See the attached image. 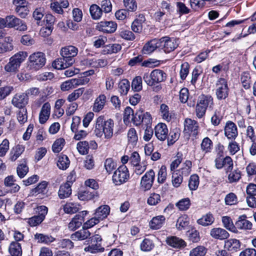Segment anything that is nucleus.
Returning a JSON list of instances; mask_svg holds the SVG:
<instances>
[{"label": "nucleus", "instance_id": "1", "mask_svg": "<svg viewBox=\"0 0 256 256\" xmlns=\"http://www.w3.org/2000/svg\"><path fill=\"white\" fill-rule=\"evenodd\" d=\"M78 48L72 46H69L61 49L62 58L56 59L52 64L53 68L62 70L67 68L74 62V58L77 55Z\"/></svg>", "mask_w": 256, "mask_h": 256}, {"label": "nucleus", "instance_id": "2", "mask_svg": "<svg viewBox=\"0 0 256 256\" xmlns=\"http://www.w3.org/2000/svg\"><path fill=\"white\" fill-rule=\"evenodd\" d=\"M114 127V122L112 119L106 120L104 116H101L96 119L94 134L98 138L104 134L106 138L110 139L113 136Z\"/></svg>", "mask_w": 256, "mask_h": 256}, {"label": "nucleus", "instance_id": "3", "mask_svg": "<svg viewBox=\"0 0 256 256\" xmlns=\"http://www.w3.org/2000/svg\"><path fill=\"white\" fill-rule=\"evenodd\" d=\"M28 66L30 69L37 70L42 68L46 64L45 54L42 52H34L28 58Z\"/></svg>", "mask_w": 256, "mask_h": 256}, {"label": "nucleus", "instance_id": "4", "mask_svg": "<svg viewBox=\"0 0 256 256\" xmlns=\"http://www.w3.org/2000/svg\"><path fill=\"white\" fill-rule=\"evenodd\" d=\"M26 56V53L23 52L15 54L10 58L9 62L4 66V70L8 72L16 71Z\"/></svg>", "mask_w": 256, "mask_h": 256}, {"label": "nucleus", "instance_id": "5", "mask_svg": "<svg viewBox=\"0 0 256 256\" xmlns=\"http://www.w3.org/2000/svg\"><path fill=\"white\" fill-rule=\"evenodd\" d=\"M178 40L168 36H164L160 38V50L166 53L174 51L178 46Z\"/></svg>", "mask_w": 256, "mask_h": 256}, {"label": "nucleus", "instance_id": "6", "mask_svg": "<svg viewBox=\"0 0 256 256\" xmlns=\"http://www.w3.org/2000/svg\"><path fill=\"white\" fill-rule=\"evenodd\" d=\"M128 178V168L126 166L122 165L114 172L112 176V180L116 185H120L126 182Z\"/></svg>", "mask_w": 256, "mask_h": 256}, {"label": "nucleus", "instance_id": "7", "mask_svg": "<svg viewBox=\"0 0 256 256\" xmlns=\"http://www.w3.org/2000/svg\"><path fill=\"white\" fill-rule=\"evenodd\" d=\"M210 103H212V98L211 97H200L198 100L196 114L198 118H200L205 115L206 108Z\"/></svg>", "mask_w": 256, "mask_h": 256}, {"label": "nucleus", "instance_id": "8", "mask_svg": "<svg viewBox=\"0 0 256 256\" xmlns=\"http://www.w3.org/2000/svg\"><path fill=\"white\" fill-rule=\"evenodd\" d=\"M5 22L6 27L16 28V29L20 31H24L27 29L26 24L14 15L6 16L5 18Z\"/></svg>", "mask_w": 256, "mask_h": 256}, {"label": "nucleus", "instance_id": "9", "mask_svg": "<svg viewBox=\"0 0 256 256\" xmlns=\"http://www.w3.org/2000/svg\"><path fill=\"white\" fill-rule=\"evenodd\" d=\"M198 122L190 118H186L184 122V132L189 136H196L198 134Z\"/></svg>", "mask_w": 256, "mask_h": 256}, {"label": "nucleus", "instance_id": "10", "mask_svg": "<svg viewBox=\"0 0 256 256\" xmlns=\"http://www.w3.org/2000/svg\"><path fill=\"white\" fill-rule=\"evenodd\" d=\"M214 163L217 169H221L224 166L226 172H231L233 168V161L229 156H226L224 158H216Z\"/></svg>", "mask_w": 256, "mask_h": 256}, {"label": "nucleus", "instance_id": "11", "mask_svg": "<svg viewBox=\"0 0 256 256\" xmlns=\"http://www.w3.org/2000/svg\"><path fill=\"white\" fill-rule=\"evenodd\" d=\"M116 28V24L112 21H102L98 22L96 26V30L106 33L114 32Z\"/></svg>", "mask_w": 256, "mask_h": 256}, {"label": "nucleus", "instance_id": "12", "mask_svg": "<svg viewBox=\"0 0 256 256\" xmlns=\"http://www.w3.org/2000/svg\"><path fill=\"white\" fill-rule=\"evenodd\" d=\"M168 130L167 126L164 123H158L154 128V134L157 138L160 141H164L167 138Z\"/></svg>", "mask_w": 256, "mask_h": 256}, {"label": "nucleus", "instance_id": "13", "mask_svg": "<svg viewBox=\"0 0 256 256\" xmlns=\"http://www.w3.org/2000/svg\"><path fill=\"white\" fill-rule=\"evenodd\" d=\"M224 131L225 136L228 140H234L238 135L237 126L231 121L226 123Z\"/></svg>", "mask_w": 256, "mask_h": 256}, {"label": "nucleus", "instance_id": "14", "mask_svg": "<svg viewBox=\"0 0 256 256\" xmlns=\"http://www.w3.org/2000/svg\"><path fill=\"white\" fill-rule=\"evenodd\" d=\"M155 174L152 170L147 172L142 177L140 184L144 187V190H148L151 188L154 180Z\"/></svg>", "mask_w": 256, "mask_h": 256}, {"label": "nucleus", "instance_id": "15", "mask_svg": "<svg viewBox=\"0 0 256 256\" xmlns=\"http://www.w3.org/2000/svg\"><path fill=\"white\" fill-rule=\"evenodd\" d=\"M160 39H153L146 43L143 47L142 52L144 54H150L156 48L160 49Z\"/></svg>", "mask_w": 256, "mask_h": 256}, {"label": "nucleus", "instance_id": "16", "mask_svg": "<svg viewBox=\"0 0 256 256\" xmlns=\"http://www.w3.org/2000/svg\"><path fill=\"white\" fill-rule=\"evenodd\" d=\"M240 247V242L236 238H230L224 242V248L231 252L238 251Z\"/></svg>", "mask_w": 256, "mask_h": 256}, {"label": "nucleus", "instance_id": "17", "mask_svg": "<svg viewBox=\"0 0 256 256\" xmlns=\"http://www.w3.org/2000/svg\"><path fill=\"white\" fill-rule=\"evenodd\" d=\"M210 235L212 238L220 240H226L230 236L229 233L226 230L220 228L212 229Z\"/></svg>", "mask_w": 256, "mask_h": 256}, {"label": "nucleus", "instance_id": "18", "mask_svg": "<svg viewBox=\"0 0 256 256\" xmlns=\"http://www.w3.org/2000/svg\"><path fill=\"white\" fill-rule=\"evenodd\" d=\"M217 96H226L228 95V88L224 78L219 79L216 84Z\"/></svg>", "mask_w": 256, "mask_h": 256}, {"label": "nucleus", "instance_id": "19", "mask_svg": "<svg viewBox=\"0 0 256 256\" xmlns=\"http://www.w3.org/2000/svg\"><path fill=\"white\" fill-rule=\"evenodd\" d=\"M252 227V224L246 220V215H242L239 216L238 220L236 222L235 228L240 230H250Z\"/></svg>", "mask_w": 256, "mask_h": 256}, {"label": "nucleus", "instance_id": "20", "mask_svg": "<svg viewBox=\"0 0 256 256\" xmlns=\"http://www.w3.org/2000/svg\"><path fill=\"white\" fill-rule=\"evenodd\" d=\"M90 232L83 226L82 229L72 234L70 238L74 240H82L90 238Z\"/></svg>", "mask_w": 256, "mask_h": 256}, {"label": "nucleus", "instance_id": "21", "mask_svg": "<svg viewBox=\"0 0 256 256\" xmlns=\"http://www.w3.org/2000/svg\"><path fill=\"white\" fill-rule=\"evenodd\" d=\"M50 104L46 102L42 106L39 114V122L41 124H44L46 122L50 117Z\"/></svg>", "mask_w": 256, "mask_h": 256}, {"label": "nucleus", "instance_id": "22", "mask_svg": "<svg viewBox=\"0 0 256 256\" xmlns=\"http://www.w3.org/2000/svg\"><path fill=\"white\" fill-rule=\"evenodd\" d=\"M110 212V206L108 205H103L96 210L94 214L100 221L106 218L109 214Z\"/></svg>", "mask_w": 256, "mask_h": 256}, {"label": "nucleus", "instance_id": "23", "mask_svg": "<svg viewBox=\"0 0 256 256\" xmlns=\"http://www.w3.org/2000/svg\"><path fill=\"white\" fill-rule=\"evenodd\" d=\"M145 20L144 16L142 14H140L132 24L131 27L133 32L137 33L140 32L142 30V24Z\"/></svg>", "mask_w": 256, "mask_h": 256}, {"label": "nucleus", "instance_id": "24", "mask_svg": "<svg viewBox=\"0 0 256 256\" xmlns=\"http://www.w3.org/2000/svg\"><path fill=\"white\" fill-rule=\"evenodd\" d=\"M84 222L83 216L78 214L72 219L68 225V228L71 230H74L80 228Z\"/></svg>", "mask_w": 256, "mask_h": 256}, {"label": "nucleus", "instance_id": "25", "mask_svg": "<svg viewBox=\"0 0 256 256\" xmlns=\"http://www.w3.org/2000/svg\"><path fill=\"white\" fill-rule=\"evenodd\" d=\"M166 242L168 245L174 248H180L186 246V243L184 240L174 236L167 238Z\"/></svg>", "mask_w": 256, "mask_h": 256}, {"label": "nucleus", "instance_id": "26", "mask_svg": "<svg viewBox=\"0 0 256 256\" xmlns=\"http://www.w3.org/2000/svg\"><path fill=\"white\" fill-rule=\"evenodd\" d=\"M8 252L11 256H22V252L21 244L18 242H12L9 246Z\"/></svg>", "mask_w": 256, "mask_h": 256}, {"label": "nucleus", "instance_id": "27", "mask_svg": "<svg viewBox=\"0 0 256 256\" xmlns=\"http://www.w3.org/2000/svg\"><path fill=\"white\" fill-rule=\"evenodd\" d=\"M166 74L160 70L156 69L151 72V78L154 83H159L164 81L166 78Z\"/></svg>", "mask_w": 256, "mask_h": 256}, {"label": "nucleus", "instance_id": "28", "mask_svg": "<svg viewBox=\"0 0 256 256\" xmlns=\"http://www.w3.org/2000/svg\"><path fill=\"white\" fill-rule=\"evenodd\" d=\"M34 238L37 240L38 243H42L46 244H49L55 240V238L51 236L39 233L34 234Z\"/></svg>", "mask_w": 256, "mask_h": 256}, {"label": "nucleus", "instance_id": "29", "mask_svg": "<svg viewBox=\"0 0 256 256\" xmlns=\"http://www.w3.org/2000/svg\"><path fill=\"white\" fill-rule=\"evenodd\" d=\"M165 218L163 216H158L152 218L150 222V226L154 230L160 228L165 222Z\"/></svg>", "mask_w": 256, "mask_h": 256}, {"label": "nucleus", "instance_id": "30", "mask_svg": "<svg viewBox=\"0 0 256 256\" xmlns=\"http://www.w3.org/2000/svg\"><path fill=\"white\" fill-rule=\"evenodd\" d=\"M72 194L71 186L69 184H64L60 186L58 192V196L60 198L63 199L70 196Z\"/></svg>", "mask_w": 256, "mask_h": 256}, {"label": "nucleus", "instance_id": "31", "mask_svg": "<svg viewBox=\"0 0 256 256\" xmlns=\"http://www.w3.org/2000/svg\"><path fill=\"white\" fill-rule=\"evenodd\" d=\"M24 147L22 145H17L13 148L10 152V159L12 161H15L24 152Z\"/></svg>", "mask_w": 256, "mask_h": 256}, {"label": "nucleus", "instance_id": "32", "mask_svg": "<svg viewBox=\"0 0 256 256\" xmlns=\"http://www.w3.org/2000/svg\"><path fill=\"white\" fill-rule=\"evenodd\" d=\"M90 12L94 20H98L102 16V10L97 4H93L90 8Z\"/></svg>", "mask_w": 256, "mask_h": 256}, {"label": "nucleus", "instance_id": "33", "mask_svg": "<svg viewBox=\"0 0 256 256\" xmlns=\"http://www.w3.org/2000/svg\"><path fill=\"white\" fill-rule=\"evenodd\" d=\"M12 40L10 37L5 38L4 40L0 42V54L7 51H10L13 49V46L10 42Z\"/></svg>", "mask_w": 256, "mask_h": 256}, {"label": "nucleus", "instance_id": "34", "mask_svg": "<svg viewBox=\"0 0 256 256\" xmlns=\"http://www.w3.org/2000/svg\"><path fill=\"white\" fill-rule=\"evenodd\" d=\"M28 100V97H13L12 102L14 106L22 110L27 104Z\"/></svg>", "mask_w": 256, "mask_h": 256}, {"label": "nucleus", "instance_id": "35", "mask_svg": "<svg viewBox=\"0 0 256 256\" xmlns=\"http://www.w3.org/2000/svg\"><path fill=\"white\" fill-rule=\"evenodd\" d=\"M106 102V97H97L94 104L93 111L99 112L101 110L104 108Z\"/></svg>", "mask_w": 256, "mask_h": 256}, {"label": "nucleus", "instance_id": "36", "mask_svg": "<svg viewBox=\"0 0 256 256\" xmlns=\"http://www.w3.org/2000/svg\"><path fill=\"white\" fill-rule=\"evenodd\" d=\"M80 204L77 203L67 202L64 207V210L67 214H74L80 210Z\"/></svg>", "mask_w": 256, "mask_h": 256}, {"label": "nucleus", "instance_id": "37", "mask_svg": "<svg viewBox=\"0 0 256 256\" xmlns=\"http://www.w3.org/2000/svg\"><path fill=\"white\" fill-rule=\"evenodd\" d=\"M222 222L225 228L229 230L234 232H237L238 231L236 230L235 225H234L233 222L231 218L228 216L222 217Z\"/></svg>", "mask_w": 256, "mask_h": 256}, {"label": "nucleus", "instance_id": "38", "mask_svg": "<svg viewBox=\"0 0 256 256\" xmlns=\"http://www.w3.org/2000/svg\"><path fill=\"white\" fill-rule=\"evenodd\" d=\"M70 161L66 155L60 156L57 162V166L60 169L66 170L70 165Z\"/></svg>", "mask_w": 256, "mask_h": 256}, {"label": "nucleus", "instance_id": "39", "mask_svg": "<svg viewBox=\"0 0 256 256\" xmlns=\"http://www.w3.org/2000/svg\"><path fill=\"white\" fill-rule=\"evenodd\" d=\"M240 82L245 89H248L250 87L251 78L248 72H243L241 74Z\"/></svg>", "mask_w": 256, "mask_h": 256}, {"label": "nucleus", "instance_id": "40", "mask_svg": "<svg viewBox=\"0 0 256 256\" xmlns=\"http://www.w3.org/2000/svg\"><path fill=\"white\" fill-rule=\"evenodd\" d=\"M130 88V83L126 79L122 80L118 84V90L121 94L126 95Z\"/></svg>", "mask_w": 256, "mask_h": 256}, {"label": "nucleus", "instance_id": "41", "mask_svg": "<svg viewBox=\"0 0 256 256\" xmlns=\"http://www.w3.org/2000/svg\"><path fill=\"white\" fill-rule=\"evenodd\" d=\"M127 136L128 142L132 146H136L138 140L136 130L134 128H130L128 132Z\"/></svg>", "mask_w": 256, "mask_h": 256}, {"label": "nucleus", "instance_id": "42", "mask_svg": "<svg viewBox=\"0 0 256 256\" xmlns=\"http://www.w3.org/2000/svg\"><path fill=\"white\" fill-rule=\"evenodd\" d=\"M207 252L206 248L202 246H198L190 252V256H204Z\"/></svg>", "mask_w": 256, "mask_h": 256}, {"label": "nucleus", "instance_id": "43", "mask_svg": "<svg viewBox=\"0 0 256 256\" xmlns=\"http://www.w3.org/2000/svg\"><path fill=\"white\" fill-rule=\"evenodd\" d=\"M200 147L202 152H209L212 149V142L208 137H206L202 140Z\"/></svg>", "mask_w": 256, "mask_h": 256}, {"label": "nucleus", "instance_id": "44", "mask_svg": "<svg viewBox=\"0 0 256 256\" xmlns=\"http://www.w3.org/2000/svg\"><path fill=\"white\" fill-rule=\"evenodd\" d=\"M170 137H168V146L173 144L180 136V130L178 128H175L170 133Z\"/></svg>", "mask_w": 256, "mask_h": 256}, {"label": "nucleus", "instance_id": "45", "mask_svg": "<svg viewBox=\"0 0 256 256\" xmlns=\"http://www.w3.org/2000/svg\"><path fill=\"white\" fill-rule=\"evenodd\" d=\"M214 218L211 214H207L198 220V223L203 226L210 225L213 223Z\"/></svg>", "mask_w": 256, "mask_h": 256}, {"label": "nucleus", "instance_id": "46", "mask_svg": "<svg viewBox=\"0 0 256 256\" xmlns=\"http://www.w3.org/2000/svg\"><path fill=\"white\" fill-rule=\"evenodd\" d=\"M142 78L140 76H136L132 83V89L134 92H140L142 90Z\"/></svg>", "mask_w": 256, "mask_h": 256}, {"label": "nucleus", "instance_id": "47", "mask_svg": "<svg viewBox=\"0 0 256 256\" xmlns=\"http://www.w3.org/2000/svg\"><path fill=\"white\" fill-rule=\"evenodd\" d=\"M90 148V145L86 141H81L77 144V149L81 154H86Z\"/></svg>", "mask_w": 256, "mask_h": 256}, {"label": "nucleus", "instance_id": "48", "mask_svg": "<svg viewBox=\"0 0 256 256\" xmlns=\"http://www.w3.org/2000/svg\"><path fill=\"white\" fill-rule=\"evenodd\" d=\"M65 143V140L63 138L57 139L52 146V151L54 153H58L62 149Z\"/></svg>", "mask_w": 256, "mask_h": 256}, {"label": "nucleus", "instance_id": "49", "mask_svg": "<svg viewBox=\"0 0 256 256\" xmlns=\"http://www.w3.org/2000/svg\"><path fill=\"white\" fill-rule=\"evenodd\" d=\"M85 252H88L92 254H96L99 252H102L104 250V248L100 244L96 243L94 244H92L84 249Z\"/></svg>", "mask_w": 256, "mask_h": 256}, {"label": "nucleus", "instance_id": "50", "mask_svg": "<svg viewBox=\"0 0 256 256\" xmlns=\"http://www.w3.org/2000/svg\"><path fill=\"white\" fill-rule=\"evenodd\" d=\"M47 186V182L45 181L42 182L34 188L32 189L31 193L32 195L40 194H44Z\"/></svg>", "mask_w": 256, "mask_h": 256}, {"label": "nucleus", "instance_id": "51", "mask_svg": "<svg viewBox=\"0 0 256 256\" xmlns=\"http://www.w3.org/2000/svg\"><path fill=\"white\" fill-rule=\"evenodd\" d=\"M190 205V202L188 198H183L176 204V206L180 210H187Z\"/></svg>", "mask_w": 256, "mask_h": 256}, {"label": "nucleus", "instance_id": "52", "mask_svg": "<svg viewBox=\"0 0 256 256\" xmlns=\"http://www.w3.org/2000/svg\"><path fill=\"white\" fill-rule=\"evenodd\" d=\"M160 111L164 120L167 122H170L171 120V116L170 114L169 108L168 106L165 104H161Z\"/></svg>", "mask_w": 256, "mask_h": 256}, {"label": "nucleus", "instance_id": "53", "mask_svg": "<svg viewBox=\"0 0 256 256\" xmlns=\"http://www.w3.org/2000/svg\"><path fill=\"white\" fill-rule=\"evenodd\" d=\"M199 184V178L197 175L191 176L189 180L188 186L190 190H196Z\"/></svg>", "mask_w": 256, "mask_h": 256}, {"label": "nucleus", "instance_id": "54", "mask_svg": "<svg viewBox=\"0 0 256 256\" xmlns=\"http://www.w3.org/2000/svg\"><path fill=\"white\" fill-rule=\"evenodd\" d=\"M228 150L231 155H234L240 150V146L234 140H232L229 142L228 146Z\"/></svg>", "mask_w": 256, "mask_h": 256}, {"label": "nucleus", "instance_id": "55", "mask_svg": "<svg viewBox=\"0 0 256 256\" xmlns=\"http://www.w3.org/2000/svg\"><path fill=\"white\" fill-rule=\"evenodd\" d=\"M104 167L108 172L110 174L116 167V164L112 158H107L104 162Z\"/></svg>", "mask_w": 256, "mask_h": 256}, {"label": "nucleus", "instance_id": "56", "mask_svg": "<svg viewBox=\"0 0 256 256\" xmlns=\"http://www.w3.org/2000/svg\"><path fill=\"white\" fill-rule=\"evenodd\" d=\"M154 246L152 241L147 238L144 239L140 244L141 250L145 252L150 251Z\"/></svg>", "mask_w": 256, "mask_h": 256}, {"label": "nucleus", "instance_id": "57", "mask_svg": "<svg viewBox=\"0 0 256 256\" xmlns=\"http://www.w3.org/2000/svg\"><path fill=\"white\" fill-rule=\"evenodd\" d=\"M120 36L122 38L128 40H132L135 38V36L133 32L126 30H121L120 31Z\"/></svg>", "mask_w": 256, "mask_h": 256}, {"label": "nucleus", "instance_id": "58", "mask_svg": "<svg viewBox=\"0 0 256 256\" xmlns=\"http://www.w3.org/2000/svg\"><path fill=\"white\" fill-rule=\"evenodd\" d=\"M241 178L240 172L238 170H234L230 172L228 176V180L230 182L232 183L238 182Z\"/></svg>", "mask_w": 256, "mask_h": 256}, {"label": "nucleus", "instance_id": "59", "mask_svg": "<svg viewBox=\"0 0 256 256\" xmlns=\"http://www.w3.org/2000/svg\"><path fill=\"white\" fill-rule=\"evenodd\" d=\"M17 174L20 178H24L28 172V168L26 164H22L17 167Z\"/></svg>", "mask_w": 256, "mask_h": 256}, {"label": "nucleus", "instance_id": "60", "mask_svg": "<svg viewBox=\"0 0 256 256\" xmlns=\"http://www.w3.org/2000/svg\"><path fill=\"white\" fill-rule=\"evenodd\" d=\"M124 4L128 11L134 12L137 8V4L135 0H124Z\"/></svg>", "mask_w": 256, "mask_h": 256}, {"label": "nucleus", "instance_id": "61", "mask_svg": "<svg viewBox=\"0 0 256 256\" xmlns=\"http://www.w3.org/2000/svg\"><path fill=\"white\" fill-rule=\"evenodd\" d=\"M58 246L62 248L72 249L74 245L71 240L69 239H63L58 243Z\"/></svg>", "mask_w": 256, "mask_h": 256}, {"label": "nucleus", "instance_id": "62", "mask_svg": "<svg viewBox=\"0 0 256 256\" xmlns=\"http://www.w3.org/2000/svg\"><path fill=\"white\" fill-rule=\"evenodd\" d=\"M183 180V177L180 174L174 173L172 176V184L176 187H178L182 184Z\"/></svg>", "mask_w": 256, "mask_h": 256}, {"label": "nucleus", "instance_id": "63", "mask_svg": "<svg viewBox=\"0 0 256 256\" xmlns=\"http://www.w3.org/2000/svg\"><path fill=\"white\" fill-rule=\"evenodd\" d=\"M143 115L142 112H137L135 114L132 115V121L134 124L139 126L142 124Z\"/></svg>", "mask_w": 256, "mask_h": 256}, {"label": "nucleus", "instance_id": "64", "mask_svg": "<svg viewBox=\"0 0 256 256\" xmlns=\"http://www.w3.org/2000/svg\"><path fill=\"white\" fill-rule=\"evenodd\" d=\"M238 200L236 195L232 192L227 194L225 198V202L227 205H233L237 203Z\"/></svg>", "mask_w": 256, "mask_h": 256}]
</instances>
